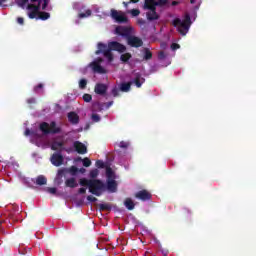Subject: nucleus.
Wrapping results in <instances>:
<instances>
[{
  "label": "nucleus",
  "mask_w": 256,
  "mask_h": 256,
  "mask_svg": "<svg viewBox=\"0 0 256 256\" xmlns=\"http://www.w3.org/2000/svg\"><path fill=\"white\" fill-rule=\"evenodd\" d=\"M47 193H50V195H57V188L55 187H48L46 188Z\"/></svg>",
  "instance_id": "c9c22d12"
},
{
  "label": "nucleus",
  "mask_w": 256,
  "mask_h": 256,
  "mask_svg": "<svg viewBox=\"0 0 256 256\" xmlns=\"http://www.w3.org/2000/svg\"><path fill=\"white\" fill-rule=\"evenodd\" d=\"M111 18L116 21V23H129V18L125 15L123 11H117L115 9H111L110 11Z\"/></svg>",
  "instance_id": "423d86ee"
},
{
  "label": "nucleus",
  "mask_w": 256,
  "mask_h": 256,
  "mask_svg": "<svg viewBox=\"0 0 256 256\" xmlns=\"http://www.w3.org/2000/svg\"><path fill=\"white\" fill-rule=\"evenodd\" d=\"M96 167H98V169H104L105 168V162H103L102 160H97L96 161Z\"/></svg>",
  "instance_id": "a19ab883"
},
{
  "label": "nucleus",
  "mask_w": 256,
  "mask_h": 256,
  "mask_svg": "<svg viewBox=\"0 0 256 256\" xmlns=\"http://www.w3.org/2000/svg\"><path fill=\"white\" fill-rule=\"evenodd\" d=\"M31 3H38V5H42V11H45L47 7L49 6L50 0H30ZM29 3V0H18L16 1V5L18 7H21V9H25L27 4Z\"/></svg>",
  "instance_id": "39448f33"
},
{
  "label": "nucleus",
  "mask_w": 256,
  "mask_h": 256,
  "mask_svg": "<svg viewBox=\"0 0 256 256\" xmlns=\"http://www.w3.org/2000/svg\"><path fill=\"white\" fill-rule=\"evenodd\" d=\"M143 59L144 61H151V59H153V52H151L149 48H144Z\"/></svg>",
  "instance_id": "aec40b11"
},
{
  "label": "nucleus",
  "mask_w": 256,
  "mask_h": 256,
  "mask_svg": "<svg viewBox=\"0 0 256 256\" xmlns=\"http://www.w3.org/2000/svg\"><path fill=\"white\" fill-rule=\"evenodd\" d=\"M68 172L71 173L72 175H77V173L79 172V168H77L76 166H71Z\"/></svg>",
  "instance_id": "f704fd0d"
},
{
  "label": "nucleus",
  "mask_w": 256,
  "mask_h": 256,
  "mask_svg": "<svg viewBox=\"0 0 256 256\" xmlns=\"http://www.w3.org/2000/svg\"><path fill=\"white\" fill-rule=\"evenodd\" d=\"M40 131H42L44 135H57V133L61 132V127H57V123L55 121H52L50 125L47 122H42L40 124Z\"/></svg>",
  "instance_id": "7ed1b4c3"
},
{
  "label": "nucleus",
  "mask_w": 256,
  "mask_h": 256,
  "mask_svg": "<svg viewBox=\"0 0 256 256\" xmlns=\"http://www.w3.org/2000/svg\"><path fill=\"white\" fill-rule=\"evenodd\" d=\"M135 197L136 199H140V201H149L152 195L147 190H141L135 194Z\"/></svg>",
  "instance_id": "ddd939ff"
},
{
  "label": "nucleus",
  "mask_w": 256,
  "mask_h": 256,
  "mask_svg": "<svg viewBox=\"0 0 256 256\" xmlns=\"http://www.w3.org/2000/svg\"><path fill=\"white\" fill-rule=\"evenodd\" d=\"M27 103L32 104L35 103V98H30L27 100Z\"/></svg>",
  "instance_id": "6e6d98bb"
},
{
  "label": "nucleus",
  "mask_w": 256,
  "mask_h": 256,
  "mask_svg": "<svg viewBox=\"0 0 256 256\" xmlns=\"http://www.w3.org/2000/svg\"><path fill=\"white\" fill-rule=\"evenodd\" d=\"M51 17V14L49 12L45 11H39L37 19H40L41 21H47Z\"/></svg>",
  "instance_id": "b1692460"
},
{
  "label": "nucleus",
  "mask_w": 256,
  "mask_h": 256,
  "mask_svg": "<svg viewBox=\"0 0 256 256\" xmlns=\"http://www.w3.org/2000/svg\"><path fill=\"white\" fill-rule=\"evenodd\" d=\"M131 3V1L129 2H123L122 4L124 5V7L127 9V7H129V4Z\"/></svg>",
  "instance_id": "13d9d810"
},
{
  "label": "nucleus",
  "mask_w": 256,
  "mask_h": 256,
  "mask_svg": "<svg viewBox=\"0 0 256 256\" xmlns=\"http://www.w3.org/2000/svg\"><path fill=\"white\" fill-rule=\"evenodd\" d=\"M196 0H190L191 5H194Z\"/></svg>",
  "instance_id": "e2e57ef3"
},
{
  "label": "nucleus",
  "mask_w": 256,
  "mask_h": 256,
  "mask_svg": "<svg viewBox=\"0 0 256 256\" xmlns=\"http://www.w3.org/2000/svg\"><path fill=\"white\" fill-rule=\"evenodd\" d=\"M119 147H121V149H127V147H129V142L122 141L120 142Z\"/></svg>",
  "instance_id": "49530a36"
},
{
  "label": "nucleus",
  "mask_w": 256,
  "mask_h": 256,
  "mask_svg": "<svg viewBox=\"0 0 256 256\" xmlns=\"http://www.w3.org/2000/svg\"><path fill=\"white\" fill-rule=\"evenodd\" d=\"M171 5H172V7H175V6L179 5V1H172Z\"/></svg>",
  "instance_id": "4d7b16f0"
},
{
  "label": "nucleus",
  "mask_w": 256,
  "mask_h": 256,
  "mask_svg": "<svg viewBox=\"0 0 256 256\" xmlns=\"http://www.w3.org/2000/svg\"><path fill=\"white\" fill-rule=\"evenodd\" d=\"M97 175H99V170L94 169V170H91V171H90V177H91V179L97 178Z\"/></svg>",
  "instance_id": "4c0bfd02"
},
{
  "label": "nucleus",
  "mask_w": 256,
  "mask_h": 256,
  "mask_svg": "<svg viewBox=\"0 0 256 256\" xmlns=\"http://www.w3.org/2000/svg\"><path fill=\"white\" fill-rule=\"evenodd\" d=\"M137 23L140 25V27H143V25H145L147 22L143 18H138Z\"/></svg>",
  "instance_id": "3c124183"
},
{
  "label": "nucleus",
  "mask_w": 256,
  "mask_h": 256,
  "mask_svg": "<svg viewBox=\"0 0 256 256\" xmlns=\"http://www.w3.org/2000/svg\"><path fill=\"white\" fill-rule=\"evenodd\" d=\"M128 13H130V15H132V17H139V15H141V10L131 9L128 11Z\"/></svg>",
  "instance_id": "7c9ffc66"
},
{
  "label": "nucleus",
  "mask_w": 256,
  "mask_h": 256,
  "mask_svg": "<svg viewBox=\"0 0 256 256\" xmlns=\"http://www.w3.org/2000/svg\"><path fill=\"white\" fill-rule=\"evenodd\" d=\"M106 175H107V179H115V178L113 177V170H111V168H108V169L106 170Z\"/></svg>",
  "instance_id": "79ce46f5"
},
{
  "label": "nucleus",
  "mask_w": 256,
  "mask_h": 256,
  "mask_svg": "<svg viewBox=\"0 0 256 256\" xmlns=\"http://www.w3.org/2000/svg\"><path fill=\"white\" fill-rule=\"evenodd\" d=\"M82 163L84 167H91V160L89 158H84Z\"/></svg>",
  "instance_id": "ea45409f"
},
{
  "label": "nucleus",
  "mask_w": 256,
  "mask_h": 256,
  "mask_svg": "<svg viewBox=\"0 0 256 256\" xmlns=\"http://www.w3.org/2000/svg\"><path fill=\"white\" fill-rule=\"evenodd\" d=\"M157 7H159V4H157L156 0H144V11H147V9H157Z\"/></svg>",
  "instance_id": "2eb2a0df"
},
{
  "label": "nucleus",
  "mask_w": 256,
  "mask_h": 256,
  "mask_svg": "<svg viewBox=\"0 0 256 256\" xmlns=\"http://www.w3.org/2000/svg\"><path fill=\"white\" fill-rule=\"evenodd\" d=\"M66 187H70V189H75V187H78L79 184H77V181L75 178H69L65 181Z\"/></svg>",
  "instance_id": "5701e85b"
},
{
  "label": "nucleus",
  "mask_w": 256,
  "mask_h": 256,
  "mask_svg": "<svg viewBox=\"0 0 256 256\" xmlns=\"http://www.w3.org/2000/svg\"><path fill=\"white\" fill-rule=\"evenodd\" d=\"M146 19L148 21H157L159 20V14L157 13V8L146 9Z\"/></svg>",
  "instance_id": "1a4fd4ad"
},
{
  "label": "nucleus",
  "mask_w": 256,
  "mask_h": 256,
  "mask_svg": "<svg viewBox=\"0 0 256 256\" xmlns=\"http://www.w3.org/2000/svg\"><path fill=\"white\" fill-rule=\"evenodd\" d=\"M17 23H19V25H24L25 19H23V17H18L17 18Z\"/></svg>",
  "instance_id": "603ef678"
},
{
  "label": "nucleus",
  "mask_w": 256,
  "mask_h": 256,
  "mask_svg": "<svg viewBox=\"0 0 256 256\" xmlns=\"http://www.w3.org/2000/svg\"><path fill=\"white\" fill-rule=\"evenodd\" d=\"M124 205L128 211H133L135 209V202L131 198H126L124 201Z\"/></svg>",
  "instance_id": "412c9836"
},
{
  "label": "nucleus",
  "mask_w": 256,
  "mask_h": 256,
  "mask_svg": "<svg viewBox=\"0 0 256 256\" xmlns=\"http://www.w3.org/2000/svg\"><path fill=\"white\" fill-rule=\"evenodd\" d=\"M167 57V55H165V52L160 51L158 53V59H160V61H163V59H165Z\"/></svg>",
  "instance_id": "de8ad7c7"
},
{
  "label": "nucleus",
  "mask_w": 256,
  "mask_h": 256,
  "mask_svg": "<svg viewBox=\"0 0 256 256\" xmlns=\"http://www.w3.org/2000/svg\"><path fill=\"white\" fill-rule=\"evenodd\" d=\"M98 50H96V55H101V53L104 55L105 59L109 61V63H112L114 56L113 52L111 51H117L118 53H125L127 51V47L117 41L109 42L108 45L104 44L102 42H99Z\"/></svg>",
  "instance_id": "f257e3e1"
},
{
  "label": "nucleus",
  "mask_w": 256,
  "mask_h": 256,
  "mask_svg": "<svg viewBox=\"0 0 256 256\" xmlns=\"http://www.w3.org/2000/svg\"><path fill=\"white\" fill-rule=\"evenodd\" d=\"M111 105H113V101L107 102V104H106L107 109H109V107H111Z\"/></svg>",
  "instance_id": "bf43d9fd"
},
{
  "label": "nucleus",
  "mask_w": 256,
  "mask_h": 256,
  "mask_svg": "<svg viewBox=\"0 0 256 256\" xmlns=\"http://www.w3.org/2000/svg\"><path fill=\"white\" fill-rule=\"evenodd\" d=\"M37 16L39 17V12H28L29 19H35Z\"/></svg>",
  "instance_id": "c03bdc74"
},
{
  "label": "nucleus",
  "mask_w": 256,
  "mask_h": 256,
  "mask_svg": "<svg viewBox=\"0 0 256 256\" xmlns=\"http://www.w3.org/2000/svg\"><path fill=\"white\" fill-rule=\"evenodd\" d=\"M108 86L104 83H97L94 87V92L96 95L104 96L107 94Z\"/></svg>",
  "instance_id": "9d476101"
},
{
  "label": "nucleus",
  "mask_w": 256,
  "mask_h": 256,
  "mask_svg": "<svg viewBox=\"0 0 256 256\" xmlns=\"http://www.w3.org/2000/svg\"><path fill=\"white\" fill-rule=\"evenodd\" d=\"M107 190L110 191V193H116L117 192V181L115 179H107Z\"/></svg>",
  "instance_id": "dca6fc26"
},
{
  "label": "nucleus",
  "mask_w": 256,
  "mask_h": 256,
  "mask_svg": "<svg viewBox=\"0 0 256 256\" xmlns=\"http://www.w3.org/2000/svg\"><path fill=\"white\" fill-rule=\"evenodd\" d=\"M181 46L177 43H172L171 44V49L172 51H177V49H179Z\"/></svg>",
  "instance_id": "8fccbe9b"
},
{
  "label": "nucleus",
  "mask_w": 256,
  "mask_h": 256,
  "mask_svg": "<svg viewBox=\"0 0 256 256\" xmlns=\"http://www.w3.org/2000/svg\"><path fill=\"white\" fill-rule=\"evenodd\" d=\"M111 94L113 95V97H119V88L117 86L112 88Z\"/></svg>",
  "instance_id": "58836bf2"
},
{
  "label": "nucleus",
  "mask_w": 256,
  "mask_h": 256,
  "mask_svg": "<svg viewBox=\"0 0 256 256\" xmlns=\"http://www.w3.org/2000/svg\"><path fill=\"white\" fill-rule=\"evenodd\" d=\"M79 88L80 89H87V79H81L79 81Z\"/></svg>",
  "instance_id": "473e14b6"
},
{
  "label": "nucleus",
  "mask_w": 256,
  "mask_h": 256,
  "mask_svg": "<svg viewBox=\"0 0 256 256\" xmlns=\"http://www.w3.org/2000/svg\"><path fill=\"white\" fill-rule=\"evenodd\" d=\"M36 185H47V178L43 175H39L37 178H36Z\"/></svg>",
  "instance_id": "bb28decb"
},
{
  "label": "nucleus",
  "mask_w": 256,
  "mask_h": 256,
  "mask_svg": "<svg viewBox=\"0 0 256 256\" xmlns=\"http://www.w3.org/2000/svg\"><path fill=\"white\" fill-rule=\"evenodd\" d=\"M51 163L55 167H61L63 165V155L54 153L51 157Z\"/></svg>",
  "instance_id": "f8f14e48"
},
{
  "label": "nucleus",
  "mask_w": 256,
  "mask_h": 256,
  "mask_svg": "<svg viewBox=\"0 0 256 256\" xmlns=\"http://www.w3.org/2000/svg\"><path fill=\"white\" fill-rule=\"evenodd\" d=\"M3 2H5V0H0V5H1V3H3Z\"/></svg>",
  "instance_id": "69168bd1"
},
{
  "label": "nucleus",
  "mask_w": 256,
  "mask_h": 256,
  "mask_svg": "<svg viewBox=\"0 0 256 256\" xmlns=\"http://www.w3.org/2000/svg\"><path fill=\"white\" fill-rule=\"evenodd\" d=\"M130 3H139V0H130Z\"/></svg>",
  "instance_id": "052dcab7"
},
{
  "label": "nucleus",
  "mask_w": 256,
  "mask_h": 256,
  "mask_svg": "<svg viewBox=\"0 0 256 256\" xmlns=\"http://www.w3.org/2000/svg\"><path fill=\"white\" fill-rule=\"evenodd\" d=\"M91 119L94 123H99V121H101V116H99V114H92Z\"/></svg>",
  "instance_id": "e433bc0d"
},
{
  "label": "nucleus",
  "mask_w": 256,
  "mask_h": 256,
  "mask_svg": "<svg viewBox=\"0 0 256 256\" xmlns=\"http://www.w3.org/2000/svg\"><path fill=\"white\" fill-rule=\"evenodd\" d=\"M82 98L85 103H91V101L93 100V96L91 94H84Z\"/></svg>",
  "instance_id": "2f4dec72"
},
{
  "label": "nucleus",
  "mask_w": 256,
  "mask_h": 256,
  "mask_svg": "<svg viewBox=\"0 0 256 256\" xmlns=\"http://www.w3.org/2000/svg\"><path fill=\"white\" fill-rule=\"evenodd\" d=\"M117 35H121V37H125L126 41L128 40L129 36L131 35V28L126 26H118L115 29Z\"/></svg>",
  "instance_id": "6e6552de"
},
{
  "label": "nucleus",
  "mask_w": 256,
  "mask_h": 256,
  "mask_svg": "<svg viewBox=\"0 0 256 256\" xmlns=\"http://www.w3.org/2000/svg\"><path fill=\"white\" fill-rule=\"evenodd\" d=\"M133 56L131 55V53L126 52L124 54H122L120 56V61H122V63H129V60L132 58Z\"/></svg>",
  "instance_id": "cd10ccee"
},
{
  "label": "nucleus",
  "mask_w": 256,
  "mask_h": 256,
  "mask_svg": "<svg viewBox=\"0 0 256 256\" xmlns=\"http://www.w3.org/2000/svg\"><path fill=\"white\" fill-rule=\"evenodd\" d=\"M67 171L68 170L66 168L59 169L58 173H57V177H63V175H65V173H67Z\"/></svg>",
  "instance_id": "37998d69"
},
{
  "label": "nucleus",
  "mask_w": 256,
  "mask_h": 256,
  "mask_svg": "<svg viewBox=\"0 0 256 256\" xmlns=\"http://www.w3.org/2000/svg\"><path fill=\"white\" fill-rule=\"evenodd\" d=\"M126 41L130 47H134L136 49H138V47H143V40L137 36L130 35Z\"/></svg>",
  "instance_id": "0eeeda50"
},
{
  "label": "nucleus",
  "mask_w": 256,
  "mask_h": 256,
  "mask_svg": "<svg viewBox=\"0 0 256 256\" xmlns=\"http://www.w3.org/2000/svg\"><path fill=\"white\" fill-rule=\"evenodd\" d=\"M73 147L79 155H85V153H87V146L80 141H75Z\"/></svg>",
  "instance_id": "9b49d317"
},
{
  "label": "nucleus",
  "mask_w": 256,
  "mask_h": 256,
  "mask_svg": "<svg viewBox=\"0 0 256 256\" xmlns=\"http://www.w3.org/2000/svg\"><path fill=\"white\" fill-rule=\"evenodd\" d=\"M184 211H185L186 213H191V210H189L188 208H184Z\"/></svg>",
  "instance_id": "680f3d73"
},
{
  "label": "nucleus",
  "mask_w": 256,
  "mask_h": 256,
  "mask_svg": "<svg viewBox=\"0 0 256 256\" xmlns=\"http://www.w3.org/2000/svg\"><path fill=\"white\" fill-rule=\"evenodd\" d=\"M64 145V142L54 141L52 143L51 149L52 151H59V149H63Z\"/></svg>",
  "instance_id": "393cba45"
},
{
  "label": "nucleus",
  "mask_w": 256,
  "mask_h": 256,
  "mask_svg": "<svg viewBox=\"0 0 256 256\" xmlns=\"http://www.w3.org/2000/svg\"><path fill=\"white\" fill-rule=\"evenodd\" d=\"M24 135H26V137L29 136V135H31V130H29V128H27V129L25 130V132H24Z\"/></svg>",
  "instance_id": "5fc2aeb1"
},
{
  "label": "nucleus",
  "mask_w": 256,
  "mask_h": 256,
  "mask_svg": "<svg viewBox=\"0 0 256 256\" xmlns=\"http://www.w3.org/2000/svg\"><path fill=\"white\" fill-rule=\"evenodd\" d=\"M68 121L72 125H77L79 123V115L75 112L68 113Z\"/></svg>",
  "instance_id": "f3484780"
},
{
  "label": "nucleus",
  "mask_w": 256,
  "mask_h": 256,
  "mask_svg": "<svg viewBox=\"0 0 256 256\" xmlns=\"http://www.w3.org/2000/svg\"><path fill=\"white\" fill-rule=\"evenodd\" d=\"M85 17H91V10H86V12L85 13H80L79 14V18L80 19H85Z\"/></svg>",
  "instance_id": "72a5a7b5"
},
{
  "label": "nucleus",
  "mask_w": 256,
  "mask_h": 256,
  "mask_svg": "<svg viewBox=\"0 0 256 256\" xmlns=\"http://www.w3.org/2000/svg\"><path fill=\"white\" fill-rule=\"evenodd\" d=\"M99 61H102V59L100 58Z\"/></svg>",
  "instance_id": "338daca9"
},
{
  "label": "nucleus",
  "mask_w": 256,
  "mask_h": 256,
  "mask_svg": "<svg viewBox=\"0 0 256 256\" xmlns=\"http://www.w3.org/2000/svg\"><path fill=\"white\" fill-rule=\"evenodd\" d=\"M98 207H99L100 211H111V209H112L111 204H107V203L99 204Z\"/></svg>",
  "instance_id": "c85d7f7f"
},
{
  "label": "nucleus",
  "mask_w": 256,
  "mask_h": 256,
  "mask_svg": "<svg viewBox=\"0 0 256 256\" xmlns=\"http://www.w3.org/2000/svg\"><path fill=\"white\" fill-rule=\"evenodd\" d=\"M90 67H92V71H94V73H99L100 75L107 73L105 68H103V66H101L97 61L90 63Z\"/></svg>",
  "instance_id": "4468645a"
},
{
  "label": "nucleus",
  "mask_w": 256,
  "mask_h": 256,
  "mask_svg": "<svg viewBox=\"0 0 256 256\" xmlns=\"http://www.w3.org/2000/svg\"><path fill=\"white\" fill-rule=\"evenodd\" d=\"M87 201L90 203H95L97 201V198H95L93 195L87 196Z\"/></svg>",
  "instance_id": "09e8293b"
},
{
  "label": "nucleus",
  "mask_w": 256,
  "mask_h": 256,
  "mask_svg": "<svg viewBox=\"0 0 256 256\" xmlns=\"http://www.w3.org/2000/svg\"><path fill=\"white\" fill-rule=\"evenodd\" d=\"M80 172L85 173V169L84 168L80 169Z\"/></svg>",
  "instance_id": "0e129e2a"
},
{
  "label": "nucleus",
  "mask_w": 256,
  "mask_h": 256,
  "mask_svg": "<svg viewBox=\"0 0 256 256\" xmlns=\"http://www.w3.org/2000/svg\"><path fill=\"white\" fill-rule=\"evenodd\" d=\"M40 89H43V83H40L37 86H35L34 87V92L35 93H40Z\"/></svg>",
  "instance_id": "a18cd8bd"
},
{
  "label": "nucleus",
  "mask_w": 256,
  "mask_h": 256,
  "mask_svg": "<svg viewBox=\"0 0 256 256\" xmlns=\"http://www.w3.org/2000/svg\"><path fill=\"white\" fill-rule=\"evenodd\" d=\"M192 23L191 15L185 14L183 20L180 18H175L172 22V25L173 27H177V31L180 33V35L185 36L187 33H189V29H191Z\"/></svg>",
  "instance_id": "f03ea898"
},
{
  "label": "nucleus",
  "mask_w": 256,
  "mask_h": 256,
  "mask_svg": "<svg viewBox=\"0 0 256 256\" xmlns=\"http://www.w3.org/2000/svg\"><path fill=\"white\" fill-rule=\"evenodd\" d=\"M158 7H170L169 0H158L156 1Z\"/></svg>",
  "instance_id": "c756f323"
},
{
  "label": "nucleus",
  "mask_w": 256,
  "mask_h": 256,
  "mask_svg": "<svg viewBox=\"0 0 256 256\" xmlns=\"http://www.w3.org/2000/svg\"><path fill=\"white\" fill-rule=\"evenodd\" d=\"M78 193H79L80 195H85V193H87V188H80V189L78 190Z\"/></svg>",
  "instance_id": "864d4df0"
},
{
  "label": "nucleus",
  "mask_w": 256,
  "mask_h": 256,
  "mask_svg": "<svg viewBox=\"0 0 256 256\" xmlns=\"http://www.w3.org/2000/svg\"><path fill=\"white\" fill-rule=\"evenodd\" d=\"M26 9L29 11V12H39L41 11L42 8V5L41 4H28Z\"/></svg>",
  "instance_id": "6ab92c4d"
},
{
  "label": "nucleus",
  "mask_w": 256,
  "mask_h": 256,
  "mask_svg": "<svg viewBox=\"0 0 256 256\" xmlns=\"http://www.w3.org/2000/svg\"><path fill=\"white\" fill-rule=\"evenodd\" d=\"M133 83L139 88L141 85H143V83H145V78H143L140 73H136Z\"/></svg>",
  "instance_id": "a211bd4d"
},
{
  "label": "nucleus",
  "mask_w": 256,
  "mask_h": 256,
  "mask_svg": "<svg viewBox=\"0 0 256 256\" xmlns=\"http://www.w3.org/2000/svg\"><path fill=\"white\" fill-rule=\"evenodd\" d=\"M107 186H105V183L99 179H92V182L90 184L89 192L92 193V195H96V197L101 196V191H105Z\"/></svg>",
  "instance_id": "20e7f679"
},
{
  "label": "nucleus",
  "mask_w": 256,
  "mask_h": 256,
  "mask_svg": "<svg viewBox=\"0 0 256 256\" xmlns=\"http://www.w3.org/2000/svg\"><path fill=\"white\" fill-rule=\"evenodd\" d=\"M93 179L82 178L79 180L81 187H88L90 189Z\"/></svg>",
  "instance_id": "a878e982"
},
{
  "label": "nucleus",
  "mask_w": 256,
  "mask_h": 256,
  "mask_svg": "<svg viewBox=\"0 0 256 256\" xmlns=\"http://www.w3.org/2000/svg\"><path fill=\"white\" fill-rule=\"evenodd\" d=\"M131 85H133V82H124L120 85V91L123 93H128V91H131Z\"/></svg>",
  "instance_id": "4be33fe9"
}]
</instances>
